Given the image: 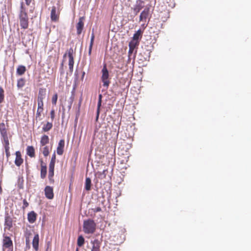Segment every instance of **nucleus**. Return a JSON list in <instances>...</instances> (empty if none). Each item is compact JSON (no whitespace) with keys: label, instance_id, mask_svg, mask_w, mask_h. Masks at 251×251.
I'll return each mask as SVG.
<instances>
[{"label":"nucleus","instance_id":"f257e3e1","mask_svg":"<svg viewBox=\"0 0 251 251\" xmlns=\"http://www.w3.org/2000/svg\"><path fill=\"white\" fill-rule=\"evenodd\" d=\"M96 223L94 220L88 219L83 221V230L86 234H93L96 229Z\"/></svg>","mask_w":251,"mask_h":251},{"label":"nucleus","instance_id":"f03ea898","mask_svg":"<svg viewBox=\"0 0 251 251\" xmlns=\"http://www.w3.org/2000/svg\"><path fill=\"white\" fill-rule=\"evenodd\" d=\"M101 76L100 77V80L102 83V86L107 89L110 83L111 79L109 72L107 68V65L105 63L103 65V67L101 70Z\"/></svg>","mask_w":251,"mask_h":251},{"label":"nucleus","instance_id":"7ed1b4c3","mask_svg":"<svg viewBox=\"0 0 251 251\" xmlns=\"http://www.w3.org/2000/svg\"><path fill=\"white\" fill-rule=\"evenodd\" d=\"M102 241V235L100 234H96L95 237L91 239L90 241L92 245L91 251H100V247Z\"/></svg>","mask_w":251,"mask_h":251},{"label":"nucleus","instance_id":"20e7f679","mask_svg":"<svg viewBox=\"0 0 251 251\" xmlns=\"http://www.w3.org/2000/svg\"><path fill=\"white\" fill-rule=\"evenodd\" d=\"M20 26L22 28L27 29L28 26V18L27 13L19 14Z\"/></svg>","mask_w":251,"mask_h":251},{"label":"nucleus","instance_id":"39448f33","mask_svg":"<svg viewBox=\"0 0 251 251\" xmlns=\"http://www.w3.org/2000/svg\"><path fill=\"white\" fill-rule=\"evenodd\" d=\"M85 17L84 16L80 17L78 19V22L76 25V33L77 35L81 34L84 26V21Z\"/></svg>","mask_w":251,"mask_h":251},{"label":"nucleus","instance_id":"423d86ee","mask_svg":"<svg viewBox=\"0 0 251 251\" xmlns=\"http://www.w3.org/2000/svg\"><path fill=\"white\" fill-rule=\"evenodd\" d=\"M45 195L46 197L49 199L52 200L54 197L53 187L50 186H46L44 189Z\"/></svg>","mask_w":251,"mask_h":251},{"label":"nucleus","instance_id":"0eeeda50","mask_svg":"<svg viewBox=\"0 0 251 251\" xmlns=\"http://www.w3.org/2000/svg\"><path fill=\"white\" fill-rule=\"evenodd\" d=\"M13 242L9 236L3 235V239L2 241L3 251H4L5 248H10L13 247Z\"/></svg>","mask_w":251,"mask_h":251},{"label":"nucleus","instance_id":"6e6552de","mask_svg":"<svg viewBox=\"0 0 251 251\" xmlns=\"http://www.w3.org/2000/svg\"><path fill=\"white\" fill-rule=\"evenodd\" d=\"M12 219L9 215L7 212L5 213L4 217V226L8 229H10L13 226L12 225Z\"/></svg>","mask_w":251,"mask_h":251},{"label":"nucleus","instance_id":"1a4fd4ad","mask_svg":"<svg viewBox=\"0 0 251 251\" xmlns=\"http://www.w3.org/2000/svg\"><path fill=\"white\" fill-rule=\"evenodd\" d=\"M143 1L142 0H136V4L135 5L134 7L132 8L133 9L134 15H137L138 13L140 11V10L143 8Z\"/></svg>","mask_w":251,"mask_h":251},{"label":"nucleus","instance_id":"9d476101","mask_svg":"<svg viewBox=\"0 0 251 251\" xmlns=\"http://www.w3.org/2000/svg\"><path fill=\"white\" fill-rule=\"evenodd\" d=\"M16 158L14 161L15 164L17 167H20L24 162L23 159L22 158L21 153L19 151H16L15 152Z\"/></svg>","mask_w":251,"mask_h":251},{"label":"nucleus","instance_id":"9b49d317","mask_svg":"<svg viewBox=\"0 0 251 251\" xmlns=\"http://www.w3.org/2000/svg\"><path fill=\"white\" fill-rule=\"evenodd\" d=\"M46 96V89L45 88H40L39 90L38 96V102H43V100Z\"/></svg>","mask_w":251,"mask_h":251},{"label":"nucleus","instance_id":"f8f14e48","mask_svg":"<svg viewBox=\"0 0 251 251\" xmlns=\"http://www.w3.org/2000/svg\"><path fill=\"white\" fill-rule=\"evenodd\" d=\"M55 161H56V155H55V152L54 151L52 155L51 160L49 164V172L54 173V167H55Z\"/></svg>","mask_w":251,"mask_h":251},{"label":"nucleus","instance_id":"ddd939ff","mask_svg":"<svg viewBox=\"0 0 251 251\" xmlns=\"http://www.w3.org/2000/svg\"><path fill=\"white\" fill-rule=\"evenodd\" d=\"M37 214L34 211H31L27 214V220L29 223H34L37 219Z\"/></svg>","mask_w":251,"mask_h":251},{"label":"nucleus","instance_id":"4468645a","mask_svg":"<svg viewBox=\"0 0 251 251\" xmlns=\"http://www.w3.org/2000/svg\"><path fill=\"white\" fill-rule=\"evenodd\" d=\"M65 146V141L61 139L59 141L58 146L56 150L57 154L61 155L63 153L64 148Z\"/></svg>","mask_w":251,"mask_h":251},{"label":"nucleus","instance_id":"2eb2a0df","mask_svg":"<svg viewBox=\"0 0 251 251\" xmlns=\"http://www.w3.org/2000/svg\"><path fill=\"white\" fill-rule=\"evenodd\" d=\"M59 19V16L57 13L56 7L52 6L50 12V19L52 22H56Z\"/></svg>","mask_w":251,"mask_h":251},{"label":"nucleus","instance_id":"dca6fc26","mask_svg":"<svg viewBox=\"0 0 251 251\" xmlns=\"http://www.w3.org/2000/svg\"><path fill=\"white\" fill-rule=\"evenodd\" d=\"M143 32L144 29L142 30L141 28H139L133 34V36L132 37L133 40H135L137 41V42H139L142 37Z\"/></svg>","mask_w":251,"mask_h":251},{"label":"nucleus","instance_id":"f3484780","mask_svg":"<svg viewBox=\"0 0 251 251\" xmlns=\"http://www.w3.org/2000/svg\"><path fill=\"white\" fill-rule=\"evenodd\" d=\"M39 236L38 233H36L34 235L32 240V247L33 249L37 251L39 249Z\"/></svg>","mask_w":251,"mask_h":251},{"label":"nucleus","instance_id":"a211bd4d","mask_svg":"<svg viewBox=\"0 0 251 251\" xmlns=\"http://www.w3.org/2000/svg\"><path fill=\"white\" fill-rule=\"evenodd\" d=\"M74 50L72 48L68 50V56L69 58L68 65H74V58L73 56Z\"/></svg>","mask_w":251,"mask_h":251},{"label":"nucleus","instance_id":"6ab92c4d","mask_svg":"<svg viewBox=\"0 0 251 251\" xmlns=\"http://www.w3.org/2000/svg\"><path fill=\"white\" fill-rule=\"evenodd\" d=\"M150 9L149 8H145L141 13L139 17L140 21L146 20L149 15Z\"/></svg>","mask_w":251,"mask_h":251},{"label":"nucleus","instance_id":"aec40b11","mask_svg":"<svg viewBox=\"0 0 251 251\" xmlns=\"http://www.w3.org/2000/svg\"><path fill=\"white\" fill-rule=\"evenodd\" d=\"M107 172V170H103L102 172L98 171L95 174V177H98L101 179L104 178L106 176Z\"/></svg>","mask_w":251,"mask_h":251},{"label":"nucleus","instance_id":"412c9836","mask_svg":"<svg viewBox=\"0 0 251 251\" xmlns=\"http://www.w3.org/2000/svg\"><path fill=\"white\" fill-rule=\"evenodd\" d=\"M94 40H95V35H94V28H93L91 36L90 43V45L89 46V50H88L89 55H91V54Z\"/></svg>","mask_w":251,"mask_h":251},{"label":"nucleus","instance_id":"4be33fe9","mask_svg":"<svg viewBox=\"0 0 251 251\" xmlns=\"http://www.w3.org/2000/svg\"><path fill=\"white\" fill-rule=\"evenodd\" d=\"M26 154L30 157H33L35 156V149L33 146H28L26 148Z\"/></svg>","mask_w":251,"mask_h":251},{"label":"nucleus","instance_id":"5701e85b","mask_svg":"<svg viewBox=\"0 0 251 251\" xmlns=\"http://www.w3.org/2000/svg\"><path fill=\"white\" fill-rule=\"evenodd\" d=\"M26 69L25 66L24 65H19L16 70V74L18 75H22L26 72Z\"/></svg>","mask_w":251,"mask_h":251},{"label":"nucleus","instance_id":"b1692460","mask_svg":"<svg viewBox=\"0 0 251 251\" xmlns=\"http://www.w3.org/2000/svg\"><path fill=\"white\" fill-rule=\"evenodd\" d=\"M92 186V181L91 179L89 177H86L85 181L84 188L85 189L89 191L91 190Z\"/></svg>","mask_w":251,"mask_h":251},{"label":"nucleus","instance_id":"393cba45","mask_svg":"<svg viewBox=\"0 0 251 251\" xmlns=\"http://www.w3.org/2000/svg\"><path fill=\"white\" fill-rule=\"evenodd\" d=\"M85 243V238L82 235H80L78 236L77 239V246L78 248H81L83 246Z\"/></svg>","mask_w":251,"mask_h":251},{"label":"nucleus","instance_id":"a878e982","mask_svg":"<svg viewBox=\"0 0 251 251\" xmlns=\"http://www.w3.org/2000/svg\"><path fill=\"white\" fill-rule=\"evenodd\" d=\"M44 103L38 102V108L36 114V118H37L40 117L41 115V113L43 110Z\"/></svg>","mask_w":251,"mask_h":251},{"label":"nucleus","instance_id":"bb28decb","mask_svg":"<svg viewBox=\"0 0 251 251\" xmlns=\"http://www.w3.org/2000/svg\"><path fill=\"white\" fill-rule=\"evenodd\" d=\"M24 178L22 176H19L18 179L16 183L17 186V188L19 189H24Z\"/></svg>","mask_w":251,"mask_h":251},{"label":"nucleus","instance_id":"cd10ccee","mask_svg":"<svg viewBox=\"0 0 251 251\" xmlns=\"http://www.w3.org/2000/svg\"><path fill=\"white\" fill-rule=\"evenodd\" d=\"M49 137L48 135L44 134L42 136L41 140H40V144L42 146H45L46 144L49 143Z\"/></svg>","mask_w":251,"mask_h":251},{"label":"nucleus","instance_id":"c85d7f7f","mask_svg":"<svg viewBox=\"0 0 251 251\" xmlns=\"http://www.w3.org/2000/svg\"><path fill=\"white\" fill-rule=\"evenodd\" d=\"M52 126L51 122H47V124L43 126L42 131L45 132H48L52 128Z\"/></svg>","mask_w":251,"mask_h":251},{"label":"nucleus","instance_id":"c756f323","mask_svg":"<svg viewBox=\"0 0 251 251\" xmlns=\"http://www.w3.org/2000/svg\"><path fill=\"white\" fill-rule=\"evenodd\" d=\"M47 166H41L40 170V176L42 179H44L47 176Z\"/></svg>","mask_w":251,"mask_h":251},{"label":"nucleus","instance_id":"7c9ffc66","mask_svg":"<svg viewBox=\"0 0 251 251\" xmlns=\"http://www.w3.org/2000/svg\"><path fill=\"white\" fill-rule=\"evenodd\" d=\"M25 80L24 78H21L17 80V86L18 89L22 88L25 85Z\"/></svg>","mask_w":251,"mask_h":251},{"label":"nucleus","instance_id":"2f4dec72","mask_svg":"<svg viewBox=\"0 0 251 251\" xmlns=\"http://www.w3.org/2000/svg\"><path fill=\"white\" fill-rule=\"evenodd\" d=\"M139 44V42H137V41H135V40H133V39H132L131 41H130L129 43V48H130L131 47V49H134L137 47L138 46Z\"/></svg>","mask_w":251,"mask_h":251},{"label":"nucleus","instance_id":"473e14b6","mask_svg":"<svg viewBox=\"0 0 251 251\" xmlns=\"http://www.w3.org/2000/svg\"><path fill=\"white\" fill-rule=\"evenodd\" d=\"M1 140L3 142L4 148H10L8 136L1 138Z\"/></svg>","mask_w":251,"mask_h":251},{"label":"nucleus","instance_id":"72a5a7b5","mask_svg":"<svg viewBox=\"0 0 251 251\" xmlns=\"http://www.w3.org/2000/svg\"><path fill=\"white\" fill-rule=\"evenodd\" d=\"M134 49H131V47L129 48L128 52V60L131 59L132 57L133 59L134 60L136 57L135 53L134 52Z\"/></svg>","mask_w":251,"mask_h":251},{"label":"nucleus","instance_id":"f704fd0d","mask_svg":"<svg viewBox=\"0 0 251 251\" xmlns=\"http://www.w3.org/2000/svg\"><path fill=\"white\" fill-rule=\"evenodd\" d=\"M4 90L2 87H0V103L4 101Z\"/></svg>","mask_w":251,"mask_h":251},{"label":"nucleus","instance_id":"c9c22d12","mask_svg":"<svg viewBox=\"0 0 251 251\" xmlns=\"http://www.w3.org/2000/svg\"><path fill=\"white\" fill-rule=\"evenodd\" d=\"M54 173L49 172L48 174V179L50 184H53L54 180L53 179Z\"/></svg>","mask_w":251,"mask_h":251},{"label":"nucleus","instance_id":"e433bc0d","mask_svg":"<svg viewBox=\"0 0 251 251\" xmlns=\"http://www.w3.org/2000/svg\"><path fill=\"white\" fill-rule=\"evenodd\" d=\"M27 13L26 12V9L24 5V2L22 1L20 3V14H23L24 13Z\"/></svg>","mask_w":251,"mask_h":251},{"label":"nucleus","instance_id":"4c0bfd02","mask_svg":"<svg viewBox=\"0 0 251 251\" xmlns=\"http://www.w3.org/2000/svg\"><path fill=\"white\" fill-rule=\"evenodd\" d=\"M49 153H50V151H49V147L48 146H45V147H44L43 151V154L44 155V156H45V157L48 156L49 155Z\"/></svg>","mask_w":251,"mask_h":251},{"label":"nucleus","instance_id":"58836bf2","mask_svg":"<svg viewBox=\"0 0 251 251\" xmlns=\"http://www.w3.org/2000/svg\"><path fill=\"white\" fill-rule=\"evenodd\" d=\"M30 248V240L29 237H26L25 239V251L28 250Z\"/></svg>","mask_w":251,"mask_h":251},{"label":"nucleus","instance_id":"ea45409f","mask_svg":"<svg viewBox=\"0 0 251 251\" xmlns=\"http://www.w3.org/2000/svg\"><path fill=\"white\" fill-rule=\"evenodd\" d=\"M58 99V95L57 93L54 94L52 98V104L55 105L56 104L57 100Z\"/></svg>","mask_w":251,"mask_h":251},{"label":"nucleus","instance_id":"a19ab883","mask_svg":"<svg viewBox=\"0 0 251 251\" xmlns=\"http://www.w3.org/2000/svg\"><path fill=\"white\" fill-rule=\"evenodd\" d=\"M137 58L139 61L143 62L144 60H146L147 58H149V56L146 55V57H144L141 53H140L139 55H138Z\"/></svg>","mask_w":251,"mask_h":251},{"label":"nucleus","instance_id":"79ce46f5","mask_svg":"<svg viewBox=\"0 0 251 251\" xmlns=\"http://www.w3.org/2000/svg\"><path fill=\"white\" fill-rule=\"evenodd\" d=\"M63 67H64V60L62 61V63L60 64V66L59 67V72H60L61 75H63L65 73Z\"/></svg>","mask_w":251,"mask_h":251},{"label":"nucleus","instance_id":"37998d69","mask_svg":"<svg viewBox=\"0 0 251 251\" xmlns=\"http://www.w3.org/2000/svg\"><path fill=\"white\" fill-rule=\"evenodd\" d=\"M23 205L22 206V208L25 209V208L28 206L29 203L26 200V199H24L23 201Z\"/></svg>","mask_w":251,"mask_h":251},{"label":"nucleus","instance_id":"c03bdc74","mask_svg":"<svg viewBox=\"0 0 251 251\" xmlns=\"http://www.w3.org/2000/svg\"><path fill=\"white\" fill-rule=\"evenodd\" d=\"M6 156L8 159L10 156V153L9 151L10 148H4Z\"/></svg>","mask_w":251,"mask_h":251},{"label":"nucleus","instance_id":"a18cd8bd","mask_svg":"<svg viewBox=\"0 0 251 251\" xmlns=\"http://www.w3.org/2000/svg\"><path fill=\"white\" fill-rule=\"evenodd\" d=\"M0 135H1V138L4 137H7L8 136L7 132L6 130L0 131Z\"/></svg>","mask_w":251,"mask_h":251},{"label":"nucleus","instance_id":"49530a36","mask_svg":"<svg viewBox=\"0 0 251 251\" xmlns=\"http://www.w3.org/2000/svg\"><path fill=\"white\" fill-rule=\"evenodd\" d=\"M50 115L51 121H53L55 118V111L53 109L50 111Z\"/></svg>","mask_w":251,"mask_h":251},{"label":"nucleus","instance_id":"de8ad7c7","mask_svg":"<svg viewBox=\"0 0 251 251\" xmlns=\"http://www.w3.org/2000/svg\"><path fill=\"white\" fill-rule=\"evenodd\" d=\"M6 130L5 126V124L4 123H1L0 124V131H3Z\"/></svg>","mask_w":251,"mask_h":251},{"label":"nucleus","instance_id":"09e8293b","mask_svg":"<svg viewBox=\"0 0 251 251\" xmlns=\"http://www.w3.org/2000/svg\"><path fill=\"white\" fill-rule=\"evenodd\" d=\"M92 210H93L94 213H97L99 212H100L101 211V208L100 206H99L96 208H92Z\"/></svg>","mask_w":251,"mask_h":251},{"label":"nucleus","instance_id":"8fccbe9b","mask_svg":"<svg viewBox=\"0 0 251 251\" xmlns=\"http://www.w3.org/2000/svg\"><path fill=\"white\" fill-rule=\"evenodd\" d=\"M78 79V75L77 73V70L76 69L75 72V78L74 81H77Z\"/></svg>","mask_w":251,"mask_h":251},{"label":"nucleus","instance_id":"3c124183","mask_svg":"<svg viewBox=\"0 0 251 251\" xmlns=\"http://www.w3.org/2000/svg\"><path fill=\"white\" fill-rule=\"evenodd\" d=\"M75 96H71V97L69 98V100H68V103H70L71 104H72L73 103V101L74 100Z\"/></svg>","mask_w":251,"mask_h":251},{"label":"nucleus","instance_id":"603ef678","mask_svg":"<svg viewBox=\"0 0 251 251\" xmlns=\"http://www.w3.org/2000/svg\"><path fill=\"white\" fill-rule=\"evenodd\" d=\"M103 194H104V192H103V190H102L100 195L98 196V199L99 200V201H100V199H101V198H102V199H104V196Z\"/></svg>","mask_w":251,"mask_h":251},{"label":"nucleus","instance_id":"864d4df0","mask_svg":"<svg viewBox=\"0 0 251 251\" xmlns=\"http://www.w3.org/2000/svg\"><path fill=\"white\" fill-rule=\"evenodd\" d=\"M69 69L70 71V74L71 75L73 73L74 70V65H69Z\"/></svg>","mask_w":251,"mask_h":251},{"label":"nucleus","instance_id":"5fc2aeb1","mask_svg":"<svg viewBox=\"0 0 251 251\" xmlns=\"http://www.w3.org/2000/svg\"><path fill=\"white\" fill-rule=\"evenodd\" d=\"M81 104V102H78L77 109L76 110V112H77V113H78V116H79V114H80V108Z\"/></svg>","mask_w":251,"mask_h":251},{"label":"nucleus","instance_id":"6e6d98bb","mask_svg":"<svg viewBox=\"0 0 251 251\" xmlns=\"http://www.w3.org/2000/svg\"><path fill=\"white\" fill-rule=\"evenodd\" d=\"M39 162L40 163V165L41 166H47L46 164L44 163L43 160L42 158L39 159Z\"/></svg>","mask_w":251,"mask_h":251},{"label":"nucleus","instance_id":"4d7b16f0","mask_svg":"<svg viewBox=\"0 0 251 251\" xmlns=\"http://www.w3.org/2000/svg\"><path fill=\"white\" fill-rule=\"evenodd\" d=\"M98 177H96L94 179V182H95V187L96 188V190L98 191V187H97V184L98 183Z\"/></svg>","mask_w":251,"mask_h":251},{"label":"nucleus","instance_id":"13d9d810","mask_svg":"<svg viewBox=\"0 0 251 251\" xmlns=\"http://www.w3.org/2000/svg\"><path fill=\"white\" fill-rule=\"evenodd\" d=\"M100 108H98V107H97V116H96L97 118H98V117L99 116V115L100 113Z\"/></svg>","mask_w":251,"mask_h":251},{"label":"nucleus","instance_id":"bf43d9fd","mask_svg":"<svg viewBox=\"0 0 251 251\" xmlns=\"http://www.w3.org/2000/svg\"><path fill=\"white\" fill-rule=\"evenodd\" d=\"M76 87H77V81H74L73 89H76Z\"/></svg>","mask_w":251,"mask_h":251},{"label":"nucleus","instance_id":"052dcab7","mask_svg":"<svg viewBox=\"0 0 251 251\" xmlns=\"http://www.w3.org/2000/svg\"><path fill=\"white\" fill-rule=\"evenodd\" d=\"M101 102H102V101L98 100V103H97V107H98V108L101 107Z\"/></svg>","mask_w":251,"mask_h":251},{"label":"nucleus","instance_id":"680f3d73","mask_svg":"<svg viewBox=\"0 0 251 251\" xmlns=\"http://www.w3.org/2000/svg\"><path fill=\"white\" fill-rule=\"evenodd\" d=\"M102 95L101 94H100L98 96V100L102 101Z\"/></svg>","mask_w":251,"mask_h":251},{"label":"nucleus","instance_id":"e2e57ef3","mask_svg":"<svg viewBox=\"0 0 251 251\" xmlns=\"http://www.w3.org/2000/svg\"><path fill=\"white\" fill-rule=\"evenodd\" d=\"M50 242H48V243L47 244L46 251H48V250H49V249L50 248Z\"/></svg>","mask_w":251,"mask_h":251},{"label":"nucleus","instance_id":"0e129e2a","mask_svg":"<svg viewBox=\"0 0 251 251\" xmlns=\"http://www.w3.org/2000/svg\"><path fill=\"white\" fill-rule=\"evenodd\" d=\"M62 109H63V113L62 114V119H63L65 117V113H64L65 108L63 107Z\"/></svg>","mask_w":251,"mask_h":251},{"label":"nucleus","instance_id":"69168bd1","mask_svg":"<svg viewBox=\"0 0 251 251\" xmlns=\"http://www.w3.org/2000/svg\"><path fill=\"white\" fill-rule=\"evenodd\" d=\"M75 89H73L71 91V96H75Z\"/></svg>","mask_w":251,"mask_h":251},{"label":"nucleus","instance_id":"338daca9","mask_svg":"<svg viewBox=\"0 0 251 251\" xmlns=\"http://www.w3.org/2000/svg\"><path fill=\"white\" fill-rule=\"evenodd\" d=\"M85 75V72H84V71H83V72H82V75H81V79L82 80H83V78H84V77Z\"/></svg>","mask_w":251,"mask_h":251},{"label":"nucleus","instance_id":"774afa93","mask_svg":"<svg viewBox=\"0 0 251 251\" xmlns=\"http://www.w3.org/2000/svg\"><path fill=\"white\" fill-rule=\"evenodd\" d=\"M7 249H8V251H13V247H10V248H6Z\"/></svg>","mask_w":251,"mask_h":251}]
</instances>
